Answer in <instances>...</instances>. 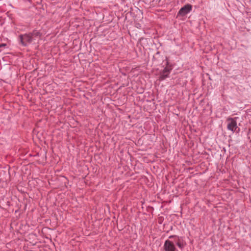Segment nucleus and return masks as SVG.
Wrapping results in <instances>:
<instances>
[{
  "label": "nucleus",
  "mask_w": 251,
  "mask_h": 251,
  "mask_svg": "<svg viewBox=\"0 0 251 251\" xmlns=\"http://www.w3.org/2000/svg\"><path fill=\"white\" fill-rule=\"evenodd\" d=\"M40 37V32L34 31L32 33L25 34L20 36V41L23 46H27L33 41L38 39Z\"/></svg>",
  "instance_id": "1"
},
{
  "label": "nucleus",
  "mask_w": 251,
  "mask_h": 251,
  "mask_svg": "<svg viewBox=\"0 0 251 251\" xmlns=\"http://www.w3.org/2000/svg\"><path fill=\"white\" fill-rule=\"evenodd\" d=\"M227 127L228 130H230L232 131H235L236 129L237 128V123L236 121L232 118H228L227 120Z\"/></svg>",
  "instance_id": "2"
},
{
  "label": "nucleus",
  "mask_w": 251,
  "mask_h": 251,
  "mask_svg": "<svg viewBox=\"0 0 251 251\" xmlns=\"http://www.w3.org/2000/svg\"><path fill=\"white\" fill-rule=\"evenodd\" d=\"M163 247L165 251H176L174 244L169 240L165 242Z\"/></svg>",
  "instance_id": "3"
},
{
  "label": "nucleus",
  "mask_w": 251,
  "mask_h": 251,
  "mask_svg": "<svg viewBox=\"0 0 251 251\" xmlns=\"http://www.w3.org/2000/svg\"><path fill=\"white\" fill-rule=\"evenodd\" d=\"M192 10V6L190 4L185 5L182 7L179 11L178 15L181 16H184Z\"/></svg>",
  "instance_id": "4"
},
{
  "label": "nucleus",
  "mask_w": 251,
  "mask_h": 251,
  "mask_svg": "<svg viewBox=\"0 0 251 251\" xmlns=\"http://www.w3.org/2000/svg\"><path fill=\"white\" fill-rule=\"evenodd\" d=\"M172 70L171 68H169L168 67H166L163 70L162 74L160 75V79H164L166 78L169 74L170 73V70Z\"/></svg>",
  "instance_id": "5"
},
{
  "label": "nucleus",
  "mask_w": 251,
  "mask_h": 251,
  "mask_svg": "<svg viewBox=\"0 0 251 251\" xmlns=\"http://www.w3.org/2000/svg\"><path fill=\"white\" fill-rule=\"evenodd\" d=\"M176 244L180 248H182L184 247V244L183 242L179 238L176 241Z\"/></svg>",
  "instance_id": "6"
},
{
  "label": "nucleus",
  "mask_w": 251,
  "mask_h": 251,
  "mask_svg": "<svg viewBox=\"0 0 251 251\" xmlns=\"http://www.w3.org/2000/svg\"><path fill=\"white\" fill-rule=\"evenodd\" d=\"M173 236H171L169 237V238H173Z\"/></svg>",
  "instance_id": "7"
}]
</instances>
